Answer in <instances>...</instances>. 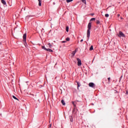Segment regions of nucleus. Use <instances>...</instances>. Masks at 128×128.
<instances>
[{"mask_svg":"<svg viewBox=\"0 0 128 128\" xmlns=\"http://www.w3.org/2000/svg\"><path fill=\"white\" fill-rule=\"evenodd\" d=\"M62 43L66 42V41H62Z\"/></svg>","mask_w":128,"mask_h":128,"instance_id":"nucleus-28","label":"nucleus"},{"mask_svg":"<svg viewBox=\"0 0 128 128\" xmlns=\"http://www.w3.org/2000/svg\"><path fill=\"white\" fill-rule=\"evenodd\" d=\"M88 86L90 88H96V84H94V82L89 83Z\"/></svg>","mask_w":128,"mask_h":128,"instance_id":"nucleus-5","label":"nucleus"},{"mask_svg":"<svg viewBox=\"0 0 128 128\" xmlns=\"http://www.w3.org/2000/svg\"><path fill=\"white\" fill-rule=\"evenodd\" d=\"M24 44L26 48L28 46V44H26V42H24Z\"/></svg>","mask_w":128,"mask_h":128,"instance_id":"nucleus-17","label":"nucleus"},{"mask_svg":"<svg viewBox=\"0 0 128 128\" xmlns=\"http://www.w3.org/2000/svg\"><path fill=\"white\" fill-rule=\"evenodd\" d=\"M91 16H94V14H92Z\"/></svg>","mask_w":128,"mask_h":128,"instance_id":"nucleus-30","label":"nucleus"},{"mask_svg":"<svg viewBox=\"0 0 128 128\" xmlns=\"http://www.w3.org/2000/svg\"><path fill=\"white\" fill-rule=\"evenodd\" d=\"M70 120L72 122H74V118H72V116H70Z\"/></svg>","mask_w":128,"mask_h":128,"instance_id":"nucleus-14","label":"nucleus"},{"mask_svg":"<svg viewBox=\"0 0 128 128\" xmlns=\"http://www.w3.org/2000/svg\"><path fill=\"white\" fill-rule=\"evenodd\" d=\"M66 32H68V26H66Z\"/></svg>","mask_w":128,"mask_h":128,"instance_id":"nucleus-19","label":"nucleus"},{"mask_svg":"<svg viewBox=\"0 0 128 128\" xmlns=\"http://www.w3.org/2000/svg\"><path fill=\"white\" fill-rule=\"evenodd\" d=\"M23 42H26V33L24 34L23 36Z\"/></svg>","mask_w":128,"mask_h":128,"instance_id":"nucleus-6","label":"nucleus"},{"mask_svg":"<svg viewBox=\"0 0 128 128\" xmlns=\"http://www.w3.org/2000/svg\"><path fill=\"white\" fill-rule=\"evenodd\" d=\"M1 2L4 5L6 4V2L4 0H1Z\"/></svg>","mask_w":128,"mask_h":128,"instance_id":"nucleus-8","label":"nucleus"},{"mask_svg":"<svg viewBox=\"0 0 128 128\" xmlns=\"http://www.w3.org/2000/svg\"><path fill=\"white\" fill-rule=\"evenodd\" d=\"M48 46H49L50 48H52V44H50V43H48Z\"/></svg>","mask_w":128,"mask_h":128,"instance_id":"nucleus-18","label":"nucleus"},{"mask_svg":"<svg viewBox=\"0 0 128 128\" xmlns=\"http://www.w3.org/2000/svg\"><path fill=\"white\" fill-rule=\"evenodd\" d=\"M50 126H52V124H50Z\"/></svg>","mask_w":128,"mask_h":128,"instance_id":"nucleus-32","label":"nucleus"},{"mask_svg":"<svg viewBox=\"0 0 128 128\" xmlns=\"http://www.w3.org/2000/svg\"><path fill=\"white\" fill-rule=\"evenodd\" d=\"M72 104L74 106L72 110V114H76V112H78V108H76V102H72Z\"/></svg>","mask_w":128,"mask_h":128,"instance_id":"nucleus-2","label":"nucleus"},{"mask_svg":"<svg viewBox=\"0 0 128 128\" xmlns=\"http://www.w3.org/2000/svg\"><path fill=\"white\" fill-rule=\"evenodd\" d=\"M12 98H14V100H18V98H16V96H12Z\"/></svg>","mask_w":128,"mask_h":128,"instance_id":"nucleus-16","label":"nucleus"},{"mask_svg":"<svg viewBox=\"0 0 128 128\" xmlns=\"http://www.w3.org/2000/svg\"><path fill=\"white\" fill-rule=\"evenodd\" d=\"M84 42V40L82 39L80 40V42Z\"/></svg>","mask_w":128,"mask_h":128,"instance_id":"nucleus-27","label":"nucleus"},{"mask_svg":"<svg viewBox=\"0 0 128 128\" xmlns=\"http://www.w3.org/2000/svg\"><path fill=\"white\" fill-rule=\"evenodd\" d=\"M42 50H46V48L44 46H42Z\"/></svg>","mask_w":128,"mask_h":128,"instance_id":"nucleus-22","label":"nucleus"},{"mask_svg":"<svg viewBox=\"0 0 128 128\" xmlns=\"http://www.w3.org/2000/svg\"><path fill=\"white\" fill-rule=\"evenodd\" d=\"M94 50V46H91L90 48V50Z\"/></svg>","mask_w":128,"mask_h":128,"instance_id":"nucleus-15","label":"nucleus"},{"mask_svg":"<svg viewBox=\"0 0 128 128\" xmlns=\"http://www.w3.org/2000/svg\"><path fill=\"white\" fill-rule=\"evenodd\" d=\"M105 16H106V18H108V16H110V15L108 14H105Z\"/></svg>","mask_w":128,"mask_h":128,"instance_id":"nucleus-25","label":"nucleus"},{"mask_svg":"<svg viewBox=\"0 0 128 128\" xmlns=\"http://www.w3.org/2000/svg\"><path fill=\"white\" fill-rule=\"evenodd\" d=\"M46 50V52H54L52 50V49L50 48H47Z\"/></svg>","mask_w":128,"mask_h":128,"instance_id":"nucleus-9","label":"nucleus"},{"mask_svg":"<svg viewBox=\"0 0 128 128\" xmlns=\"http://www.w3.org/2000/svg\"><path fill=\"white\" fill-rule=\"evenodd\" d=\"M76 50H75L73 51L72 52V56H74V55L76 54Z\"/></svg>","mask_w":128,"mask_h":128,"instance_id":"nucleus-7","label":"nucleus"},{"mask_svg":"<svg viewBox=\"0 0 128 128\" xmlns=\"http://www.w3.org/2000/svg\"><path fill=\"white\" fill-rule=\"evenodd\" d=\"M118 16H120V14H118Z\"/></svg>","mask_w":128,"mask_h":128,"instance_id":"nucleus-31","label":"nucleus"},{"mask_svg":"<svg viewBox=\"0 0 128 128\" xmlns=\"http://www.w3.org/2000/svg\"><path fill=\"white\" fill-rule=\"evenodd\" d=\"M78 86V88L80 86V83L78 82H76Z\"/></svg>","mask_w":128,"mask_h":128,"instance_id":"nucleus-10","label":"nucleus"},{"mask_svg":"<svg viewBox=\"0 0 128 128\" xmlns=\"http://www.w3.org/2000/svg\"><path fill=\"white\" fill-rule=\"evenodd\" d=\"M96 24H100V20H96Z\"/></svg>","mask_w":128,"mask_h":128,"instance_id":"nucleus-13","label":"nucleus"},{"mask_svg":"<svg viewBox=\"0 0 128 128\" xmlns=\"http://www.w3.org/2000/svg\"><path fill=\"white\" fill-rule=\"evenodd\" d=\"M82 2L84 4H86V0H81Z\"/></svg>","mask_w":128,"mask_h":128,"instance_id":"nucleus-20","label":"nucleus"},{"mask_svg":"<svg viewBox=\"0 0 128 128\" xmlns=\"http://www.w3.org/2000/svg\"><path fill=\"white\" fill-rule=\"evenodd\" d=\"M88 30H87V38L88 40L90 39V30H92V22H90L88 25Z\"/></svg>","mask_w":128,"mask_h":128,"instance_id":"nucleus-1","label":"nucleus"},{"mask_svg":"<svg viewBox=\"0 0 128 128\" xmlns=\"http://www.w3.org/2000/svg\"><path fill=\"white\" fill-rule=\"evenodd\" d=\"M61 102L63 106H66V102H64V100H61Z\"/></svg>","mask_w":128,"mask_h":128,"instance_id":"nucleus-12","label":"nucleus"},{"mask_svg":"<svg viewBox=\"0 0 128 128\" xmlns=\"http://www.w3.org/2000/svg\"><path fill=\"white\" fill-rule=\"evenodd\" d=\"M72 0H66V2H72Z\"/></svg>","mask_w":128,"mask_h":128,"instance_id":"nucleus-23","label":"nucleus"},{"mask_svg":"<svg viewBox=\"0 0 128 128\" xmlns=\"http://www.w3.org/2000/svg\"><path fill=\"white\" fill-rule=\"evenodd\" d=\"M77 60L78 66H82V60L80 59V58H77Z\"/></svg>","mask_w":128,"mask_h":128,"instance_id":"nucleus-4","label":"nucleus"},{"mask_svg":"<svg viewBox=\"0 0 128 128\" xmlns=\"http://www.w3.org/2000/svg\"><path fill=\"white\" fill-rule=\"evenodd\" d=\"M92 20H96V18H92L90 19V22H92Z\"/></svg>","mask_w":128,"mask_h":128,"instance_id":"nucleus-24","label":"nucleus"},{"mask_svg":"<svg viewBox=\"0 0 128 128\" xmlns=\"http://www.w3.org/2000/svg\"><path fill=\"white\" fill-rule=\"evenodd\" d=\"M126 94H128V91L126 92Z\"/></svg>","mask_w":128,"mask_h":128,"instance_id":"nucleus-29","label":"nucleus"},{"mask_svg":"<svg viewBox=\"0 0 128 128\" xmlns=\"http://www.w3.org/2000/svg\"><path fill=\"white\" fill-rule=\"evenodd\" d=\"M118 36L120 37H120H122V38H126V35H124V33L122 32H119V36Z\"/></svg>","mask_w":128,"mask_h":128,"instance_id":"nucleus-3","label":"nucleus"},{"mask_svg":"<svg viewBox=\"0 0 128 128\" xmlns=\"http://www.w3.org/2000/svg\"><path fill=\"white\" fill-rule=\"evenodd\" d=\"M70 38L68 37L67 38H66V40L67 42H70Z\"/></svg>","mask_w":128,"mask_h":128,"instance_id":"nucleus-21","label":"nucleus"},{"mask_svg":"<svg viewBox=\"0 0 128 128\" xmlns=\"http://www.w3.org/2000/svg\"><path fill=\"white\" fill-rule=\"evenodd\" d=\"M39 6H42V0H38Z\"/></svg>","mask_w":128,"mask_h":128,"instance_id":"nucleus-11","label":"nucleus"},{"mask_svg":"<svg viewBox=\"0 0 128 128\" xmlns=\"http://www.w3.org/2000/svg\"><path fill=\"white\" fill-rule=\"evenodd\" d=\"M108 82H110V78H108Z\"/></svg>","mask_w":128,"mask_h":128,"instance_id":"nucleus-26","label":"nucleus"}]
</instances>
